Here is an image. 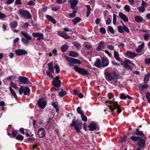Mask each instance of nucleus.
Wrapping results in <instances>:
<instances>
[{
    "instance_id": "cd10ccee",
    "label": "nucleus",
    "mask_w": 150,
    "mask_h": 150,
    "mask_svg": "<svg viewBox=\"0 0 150 150\" xmlns=\"http://www.w3.org/2000/svg\"><path fill=\"white\" fill-rule=\"evenodd\" d=\"M18 25V22L16 21H13L9 24L10 27L11 28H16Z\"/></svg>"
},
{
    "instance_id": "9b49d317",
    "label": "nucleus",
    "mask_w": 150,
    "mask_h": 150,
    "mask_svg": "<svg viewBox=\"0 0 150 150\" xmlns=\"http://www.w3.org/2000/svg\"><path fill=\"white\" fill-rule=\"evenodd\" d=\"M15 52L18 56L25 55L28 54V52L26 50L22 49H17L15 51Z\"/></svg>"
},
{
    "instance_id": "a19ab883",
    "label": "nucleus",
    "mask_w": 150,
    "mask_h": 150,
    "mask_svg": "<svg viewBox=\"0 0 150 150\" xmlns=\"http://www.w3.org/2000/svg\"><path fill=\"white\" fill-rule=\"evenodd\" d=\"M107 31L108 32H110L112 34H114L115 31L113 28L111 26H109L108 27Z\"/></svg>"
},
{
    "instance_id": "c03bdc74",
    "label": "nucleus",
    "mask_w": 150,
    "mask_h": 150,
    "mask_svg": "<svg viewBox=\"0 0 150 150\" xmlns=\"http://www.w3.org/2000/svg\"><path fill=\"white\" fill-rule=\"evenodd\" d=\"M18 133V130L13 129L12 132V134L13 137H15Z\"/></svg>"
},
{
    "instance_id": "6ab92c4d",
    "label": "nucleus",
    "mask_w": 150,
    "mask_h": 150,
    "mask_svg": "<svg viewBox=\"0 0 150 150\" xmlns=\"http://www.w3.org/2000/svg\"><path fill=\"white\" fill-rule=\"evenodd\" d=\"M126 55L128 57L133 59L134 57L137 56V54L133 52L128 51L126 52Z\"/></svg>"
},
{
    "instance_id": "13d9d810",
    "label": "nucleus",
    "mask_w": 150,
    "mask_h": 150,
    "mask_svg": "<svg viewBox=\"0 0 150 150\" xmlns=\"http://www.w3.org/2000/svg\"><path fill=\"white\" fill-rule=\"evenodd\" d=\"M52 105L56 109L57 111L58 110V108L57 104L56 103L54 102H52Z\"/></svg>"
},
{
    "instance_id": "ea45409f",
    "label": "nucleus",
    "mask_w": 150,
    "mask_h": 150,
    "mask_svg": "<svg viewBox=\"0 0 150 150\" xmlns=\"http://www.w3.org/2000/svg\"><path fill=\"white\" fill-rule=\"evenodd\" d=\"M68 46L66 45H63L61 47V50L62 52H65L68 48Z\"/></svg>"
},
{
    "instance_id": "603ef678",
    "label": "nucleus",
    "mask_w": 150,
    "mask_h": 150,
    "mask_svg": "<svg viewBox=\"0 0 150 150\" xmlns=\"http://www.w3.org/2000/svg\"><path fill=\"white\" fill-rule=\"evenodd\" d=\"M28 40L24 38H21L22 42L25 45H28L29 43V42Z\"/></svg>"
},
{
    "instance_id": "864d4df0",
    "label": "nucleus",
    "mask_w": 150,
    "mask_h": 150,
    "mask_svg": "<svg viewBox=\"0 0 150 150\" xmlns=\"http://www.w3.org/2000/svg\"><path fill=\"white\" fill-rule=\"evenodd\" d=\"M100 33L103 34H105L106 33V30L105 28L101 27L99 29Z\"/></svg>"
},
{
    "instance_id": "5fc2aeb1",
    "label": "nucleus",
    "mask_w": 150,
    "mask_h": 150,
    "mask_svg": "<svg viewBox=\"0 0 150 150\" xmlns=\"http://www.w3.org/2000/svg\"><path fill=\"white\" fill-rule=\"evenodd\" d=\"M124 8L125 10L127 12H129L130 11V7L128 5H125L124 6Z\"/></svg>"
},
{
    "instance_id": "72a5a7b5",
    "label": "nucleus",
    "mask_w": 150,
    "mask_h": 150,
    "mask_svg": "<svg viewBox=\"0 0 150 150\" xmlns=\"http://www.w3.org/2000/svg\"><path fill=\"white\" fill-rule=\"evenodd\" d=\"M150 77V73H148L145 75L144 78V81L145 83H147Z\"/></svg>"
},
{
    "instance_id": "e433bc0d",
    "label": "nucleus",
    "mask_w": 150,
    "mask_h": 150,
    "mask_svg": "<svg viewBox=\"0 0 150 150\" xmlns=\"http://www.w3.org/2000/svg\"><path fill=\"white\" fill-rule=\"evenodd\" d=\"M81 18L77 17L75 18L72 21L73 24L75 25L80 21Z\"/></svg>"
},
{
    "instance_id": "393cba45",
    "label": "nucleus",
    "mask_w": 150,
    "mask_h": 150,
    "mask_svg": "<svg viewBox=\"0 0 150 150\" xmlns=\"http://www.w3.org/2000/svg\"><path fill=\"white\" fill-rule=\"evenodd\" d=\"M94 65L98 68H100L102 67L101 61L99 59H97L95 61Z\"/></svg>"
},
{
    "instance_id": "1a4fd4ad",
    "label": "nucleus",
    "mask_w": 150,
    "mask_h": 150,
    "mask_svg": "<svg viewBox=\"0 0 150 150\" xmlns=\"http://www.w3.org/2000/svg\"><path fill=\"white\" fill-rule=\"evenodd\" d=\"M38 105L42 109H44L47 105V102L43 98H40L38 102Z\"/></svg>"
},
{
    "instance_id": "09e8293b",
    "label": "nucleus",
    "mask_w": 150,
    "mask_h": 150,
    "mask_svg": "<svg viewBox=\"0 0 150 150\" xmlns=\"http://www.w3.org/2000/svg\"><path fill=\"white\" fill-rule=\"evenodd\" d=\"M77 112L78 114H79L81 115L84 113V112L82 110L81 108L80 107H78L76 109Z\"/></svg>"
},
{
    "instance_id": "37998d69",
    "label": "nucleus",
    "mask_w": 150,
    "mask_h": 150,
    "mask_svg": "<svg viewBox=\"0 0 150 150\" xmlns=\"http://www.w3.org/2000/svg\"><path fill=\"white\" fill-rule=\"evenodd\" d=\"M72 44L76 47L77 49H81V46L79 43H77L76 42H72Z\"/></svg>"
},
{
    "instance_id": "f3484780",
    "label": "nucleus",
    "mask_w": 150,
    "mask_h": 150,
    "mask_svg": "<svg viewBox=\"0 0 150 150\" xmlns=\"http://www.w3.org/2000/svg\"><path fill=\"white\" fill-rule=\"evenodd\" d=\"M78 3V0H71L70 2V6L72 9L76 10L77 9V7L76 6Z\"/></svg>"
},
{
    "instance_id": "49530a36",
    "label": "nucleus",
    "mask_w": 150,
    "mask_h": 150,
    "mask_svg": "<svg viewBox=\"0 0 150 150\" xmlns=\"http://www.w3.org/2000/svg\"><path fill=\"white\" fill-rule=\"evenodd\" d=\"M54 67L55 69L56 73H59L60 72V70L58 65L56 64L54 66Z\"/></svg>"
},
{
    "instance_id": "20e7f679",
    "label": "nucleus",
    "mask_w": 150,
    "mask_h": 150,
    "mask_svg": "<svg viewBox=\"0 0 150 150\" xmlns=\"http://www.w3.org/2000/svg\"><path fill=\"white\" fill-rule=\"evenodd\" d=\"M74 68L76 72L82 75L89 76L90 75V73L87 70L84 69L76 66H74Z\"/></svg>"
},
{
    "instance_id": "c756f323",
    "label": "nucleus",
    "mask_w": 150,
    "mask_h": 150,
    "mask_svg": "<svg viewBox=\"0 0 150 150\" xmlns=\"http://www.w3.org/2000/svg\"><path fill=\"white\" fill-rule=\"evenodd\" d=\"M114 56L115 59L118 61H122L121 58L119 57L118 53L116 51H114Z\"/></svg>"
},
{
    "instance_id": "7c9ffc66",
    "label": "nucleus",
    "mask_w": 150,
    "mask_h": 150,
    "mask_svg": "<svg viewBox=\"0 0 150 150\" xmlns=\"http://www.w3.org/2000/svg\"><path fill=\"white\" fill-rule=\"evenodd\" d=\"M78 53L74 51H71L69 52V55L73 57H76L78 56Z\"/></svg>"
},
{
    "instance_id": "f257e3e1",
    "label": "nucleus",
    "mask_w": 150,
    "mask_h": 150,
    "mask_svg": "<svg viewBox=\"0 0 150 150\" xmlns=\"http://www.w3.org/2000/svg\"><path fill=\"white\" fill-rule=\"evenodd\" d=\"M110 104L108 106L109 109L111 112L113 111L115 109H117V112L118 113H120L122 111V108L117 104V102L114 101L112 102L110 101H106L105 103Z\"/></svg>"
},
{
    "instance_id": "39448f33",
    "label": "nucleus",
    "mask_w": 150,
    "mask_h": 150,
    "mask_svg": "<svg viewBox=\"0 0 150 150\" xmlns=\"http://www.w3.org/2000/svg\"><path fill=\"white\" fill-rule=\"evenodd\" d=\"M48 69L46 71L47 74L50 78H53V76L52 74L54 73V67H53V63L52 62L48 64Z\"/></svg>"
},
{
    "instance_id": "6e6552de",
    "label": "nucleus",
    "mask_w": 150,
    "mask_h": 150,
    "mask_svg": "<svg viewBox=\"0 0 150 150\" xmlns=\"http://www.w3.org/2000/svg\"><path fill=\"white\" fill-rule=\"evenodd\" d=\"M121 23L122 24L123 27L121 26H118L117 29L119 32L120 33H123L125 31L127 33H129L130 31L128 28L122 22H121Z\"/></svg>"
},
{
    "instance_id": "69168bd1",
    "label": "nucleus",
    "mask_w": 150,
    "mask_h": 150,
    "mask_svg": "<svg viewBox=\"0 0 150 150\" xmlns=\"http://www.w3.org/2000/svg\"><path fill=\"white\" fill-rule=\"evenodd\" d=\"M111 63L114 66H120V64L117 62H116L114 60H112L111 61Z\"/></svg>"
},
{
    "instance_id": "aec40b11",
    "label": "nucleus",
    "mask_w": 150,
    "mask_h": 150,
    "mask_svg": "<svg viewBox=\"0 0 150 150\" xmlns=\"http://www.w3.org/2000/svg\"><path fill=\"white\" fill-rule=\"evenodd\" d=\"M105 78L107 81H110L113 80L112 73L108 72H105Z\"/></svg>"
},
{
    "instance_id": "bf43d9fd",
    "label": "nucleus",
    "mask_w": 150,
    "mask_h": 150,
    "mask_svg": "<svg viewBox=\"0 0 150 150\" xmlns=\"http://www.w3.org/2000/svg\"><path fill=\"white\" fill-rule=\"evenodd\" d=\"M107 47L108 49L111 50H113L114 48V46L111 45H107Z\"/></svg>"
},
{
    "instance_id": "f704fd0d",
    "label": "nucleus",
    "mask_w": 150,
    "mask_h": 150,
    "mask_svg": "<svg viewBox=\"0 0 150 150\" xmlns=\"http://www.w3.org/2000/svg\"><path fill=\"white\" fill-rule=\"evenodd\" d=\"M9 89L11 94L13 96V97L15 98V99H17L18 98V97L16 93L15 92L14 90L12 88V87L11 86H9Z\"/></svg>"
},
{
    "instance_id": "4468645a",
    "label": "nucleus",
    "mask_w": 150,
    "mask_h": 150,
    "mask_svg": "<svg viewBox=\"0 0 150 150\" xmlns=\"http://www.w3.org/2000/svg\"><path fill=\"white\" fill-rule=\"evenodd\" d=\"M19 82L23 84H28L30 83L28 79L25 77L20 76L18 77Z\"/></svg>"
},
{
    "instance_id": "338daca9",
    "label": "nucleus",
    "mask_w": 150,
    "mask_h": 150,
    "mask_svg": "<svg viewBox=\"0 0 150 150\" xmlns=\"http://www.w3.org/2000/svg\"><path fill=\"white\" fill-rule=\"evenodd\" d=\"M150 36L149 35L146 33L144 35V39L145 40H146L148 39Z\"/></svg>"
},
{
    "instance_id": "e2e57ef3",
    "label": "nucleus",
    "mask_w": 150,
    "mask_h": 150,
    "mask_svg": "<svg viewBox=\"0 0 150 150\" xmlns=\"http://www.w3.org/2000/svg\"><path fill=\"white\" fill-rule=\"evenodd\" d=\"M6 15L4 13L0 12V19H2L6 17Z\"/></svg>"
},
{
    "instance_id": "774afa93",
    "label": "nucleus",
    "mask_w": 150,
    "mask_h": 150,
    "mask_svg": "<svg viewBox=\"0 0 150 150\" xmlns=\"http://www.w3.org/2000/svg\"><path fill=\"white\" fill-rule=\"evenodd\" d=\"M144 61L146 64H150V57L149 58H145Z\"/></svg>"
},
{
    "instance_id": "c9c22d12",
    "label": "nucleus",
    "mask_w": 150,
    "mask_h": 150,
    "mask_svg": "<svg viewBox=\"0 0 150 150\" xmlns=\"http://www.w3.org/2000/svg\"><path fill=\"white\" fill-rule=\"evenodd\" d=\"M148 86L147 84H139L138 85V87L139 89L143 90L144 89H146L148 87Z\"/></svg>"
},
{
    "instance_id": "9d476101",
    "label": "nucleus",
    "mask_w": 150,
    "mask_h": 150,
    "mask_svg": "<svg viewBox=\"0 0 150 150\" xmlns=\"http://www.w3.org/2000/svg\"><path fill=\"white\" fill-rule=\"evenodd\" d=\"M132 65H133L134 66H135V64L132 63L131 61L128 59H127L125 61L123 64V65L125 68H128L131 70L132 69L131 66Z\"/></svg>"
},
{
    "instance_id": "a18cd8bd",
    "label": "nucleus",
    "mask_w": 150,
    "mask_h": 150,
    "mask_svg": "<svg viewBox=\"0 0 150 150\" xmlns=\"http://www.w3.org/2000/svg\"><path fill=\"white\" fill-rule=\"evenodd\" d=\"M54 67L55 69L56 73H59L60 72V70L58 65L56 64L54 66Z\"/></svg>"
},
{
    "instance_id": "58836bf2",
    "label": "nucleus",
    "mask_w": 150,
    "mask_h": 150,
    "mask_svg": "<svg viewBox=\"0 0 150 150\" xmlns=\"http://www.w3.org/2000/svg\"><path fill=\"white\" fill-rule=\"evenodd\" d=\"M86 8L87 9L86 16L88 17L91 13V7L89 5H86Z\"/></svg>"
},
{
    "instance_id": "0eeeda50",
    "label": "nucleus",
    "mask_w": 150,
    "mask_h": 150,
    "mask_svg": "<svg viewBox=\"0 0 150 150\" xmlns=\"http://www.w3.org/2000/svg\"><path fill=\"white\" fill-rule=\"evenodd\" d=\"M19 93L20 95L23 93L25 95H29L30 93V91L28 87L22 86L19 88Z\"/></svg>"
},
{
    "instance_id": "f03ea898",
    "label": "nucleus",
    "mask_w": 150,
    "mask_h": 150,
    "mask_svg": "<svg viewBox=\"0 0 150 150\" xmlns=\"http://www.w3.org/2000/svg\"><path fill=\"white\" fill-rule=\"evenodd\" d=\"M82 122L81 121L76 122V120H73L70 124V126L74 127V129L76 131L79 133H81V132L80 130L82 129Z\"/></svg>"
},
{
    "instance_id": "b1692460",
    "label": "nucleus",
    "mask_w": 150,
    "mask_h": 150,
    "mask_svg": "<svg viewBox=\"0 0 150 150\" xmlns=\"http://www.w3.org/2000/svg\"><path fill=\"white\" fill-rule=\"evenodd\" d=\"M21 34L23 35L27 40H30L32 39L31 36L29 35L28 33L25 31H21Z\"/></svg>"
},
{
    "instance_id": "412c9836",
    "label": "nucleus",
    "mask_w": 150,
    "mask_h": 150,
    "mask_svg": "<svg viewBox=\"0 0 150 150\" xmlns=\"http://www.w3.org/2000/svg\"><path fill=\"white\" fill-rule=\"evenodd\" d=\"M104 48V42L103 41H102L99 42L98 47L96 48V50L98 51H100Z\"/></svg>"
},
{
    "instance_id": "c85d7f7f",
    "label": "nucleus",
    "mask_w": 150,
    "mask_h": 150,
    "mask_svg": "<svg viewBox=\"0 0 150 150\" xmlns=\"http://www.w3.org/2000/svg\"><path fill=\"white\" fill-rule=\"evenodd\" d=\"M134 20L136 22L139 23L142 22L143 18L137 15L134 17Z\"/></svg>"
},
{
    "instance_id": "6e6d98bb",
    "label": "nucleus",
    "mask_w": 150,
    "mask_h": 150,
    "mask_svg": "<svg viewBox=\"0 0 150 150\" xmlns=\"http://www.w3.org/2000/svg\"><path fill=\"white\" fill-rule=\"evenodd\" d=\"M67 94V92L66 91H64L63 92H59V95L60 97H63V96L66 95Z\"/></svg>"
},
{
    "instance_id": "ddd939ff",
    "label": "nucleus",
    "mask_w": 150,
    "mask_h": 150,
    "mask_svg": "<svg viewBox=\"0 0 150 150\" xmlns=\"http://www.w3.org/2000/svg\"><path fill=\"white\" fill-rule=\"evenodd\" d=\"M37 133L38 137L40 138L44 137L46 134L45 130L43 128H40L39 129Z\"/></svg>"
},
{
    "instance_id": "5701e85b",
    "label": "nucleus",
    "mask_w": 150,
    "mask_h": 150,
    "mask_svg": "<svg viewBox=\"0 0 150 150\" xmlns=\"http://www.w3.org/2000/svg\"><path fill=\"white\" fill-rule=\"evenodd\" d=\"M88 127L90 131H92L96 129L97 126L93 122H91Z\"/></svg>"
},
{
    "instance_id": "680f3d73",
    "label": "nucleus",
    "mask_w": 150,
    "mask_h": 150,
    "mask_svg": "<svg viewBox=\"0 0 150 150\" xmlns=\"http://www.w3.org/2000/svg\"><path fill=\"white\" fill-rule=\"evenodd\" d=\"M146 97L148 102L150 103V93H147L146 95Z\"/></svg>"
},
{
    "instance_id": "423d86ee",
    "label": "nucleus",
    "mask_w": 150,
    "mask_h": 150,
    "mask_svg": "<svg viewBox=\"0 0 150 150\" xmlns=\"http://www.w3.org/2000/svg\"><path fill=\"white\" fill-rule=\"evenodd\" d=\"M65 57L67 60L69 62L68 64L69 65L73 66L74 64H80L81 63V61L78 59L72 58L67 56H65Z\"/></svg>"
},
{
    "instance_id": "de8ad7c7",
    "label": "nucleus",
    "mask_w": 150,
    "mask_h": 150,
    "mask_svg": "<svg viewBox=\"0 0 150 150\" xmlns=\"http://www.w3.org/2000/svg\"><path fill=\"white\" fill-rule=\"evenodd\" d=\"M15 137L16 139L20 141L23 140L24 139L23 136L20 134L17 135Z\"/></svg>"
},
{
    "instance_id": "0e129e2a",
    "label": "nucleus",
    "mask_w": 150,
    "mask_h": 150,
    "mask_svg": "<svg viewBox=\"0 0 150 150\" xmlns=\"http://www.w3.org/2000/svg\"><path fill=\"white\" fill-rule=\"evenodd\" d=\"M112 20L110 18H108L106 20V23L107 25H109L111 23Z\"/></svg>"
},
{
    "instance_id": "dca6fc26",
    "label": "nucleus",
    "mask_w": 150,
    "mask_h": 150,
    "mask_svg": "<svg viewBox=\"0 0 150 150\" xmlns=\"http://www.w3.org/2000/svg\"><path fill=\"white\" fill-rule=\"evenodd\" d=\"M32 35L34 37L37 38V40H38L43 39V35L40 33H34Z\"/></svg>"
},
{
    "instance_id": "2eb2a0df",
    "label": "nucleus",
    "mask_w": 150,
    "mask_h": 150,
    "mask_svg": "<svg viewBox=\"0 0 150 150\" xmlns=\"http://www.w3.org/2000/svg\"><path fill=\"white\" fill-rule=\"evenodd\" d=\"M57 34L65 39H69L70 38V36L67 34L63 31H58Z\"/></svg>"
},
{
    "instance_id": "a211bd4d",
    "label": "nucleus",
    "mask_w": 150,
    "mask_h": 150,
    "mask_svg": "<svg viewBox=\"0 0 150 150\" xmlns=\"http://www.w3.org/2000/svg\"><path fill=\"white\" fill-rule=\"evenodd\" d=\"M137 144L141 148H144L145 144V141L141 137L139 140L137 142Z\"/></svg>"
},
{
    "instance_id": "a878e982",
    "label": "nucleus",
    "mask_w": 150,
    "mask_h": 150,
    "mask_svg": "<svg viewBox=\"0 0 150 150\" xmlns=\"http://www.w3.org/2000/svg\"><path fill=\"white\" fill-rule=\"evenodd\" d=\"M46 17L49 21L51 22L53 24H55L57 23V22L56 20L51 16L47 15H46Z\"/></svg>"
},
{
    "instance_id": "7ed1b4c3",
    "label": "nucleus",
    "mask_w": 150,
    "mask_h": 150,
    "mask_svg": "<svg viewBox=\"0 0 150 150\" xmlns=\"http://www.w3.org/2000/svg\"><path fill=\"white\" fill-rule=\"evenodd\" d=\"M18 11L20 15L25 18L30 19L32 18V16L28 11L23 9H21Z\"/></svg>"
},
{
    "instance_id": "4d7b16f0",
    "label": "nucleus",
    "mask_w": 150,
    "mask_h": 150,
    "mask_svg": "<svg viewBox=\"0 0 150 150\" xmlns=\"http://www.w3.org/2000/svg\"><path fill=\"white\" fill-rule=\"evenodd\" d=\"M117 19V16L115 14H114L113 16V23L114 25H115L116 23Z\"/></svg>"
},
{
    "instance_id": "79ce46f5",
    "label": "nucleus",
    "mask_w": 150,
    "mask_h": 150,
    "mask_svg": "<svg viewBox=\"0 0 150 150\" xmlns=\"http://www.w3.org/2000/svg\"><path fill=\"white\" fill-rule=\"evenodd\" d=\"M111 73L113 80H116L118 78V76L115 72L113 71Z\"/></svg>"
},
{
    "instance_id": "4c0bfd02",
    "label": "nucleus",
    "mask_w": 150,
    "mask_h": 150,
    "mask_svg": "<svg viewBox=\"0 0 150 150\" xmlns=\"http://www.w3.org/2000/svg\"><path fill=\"white\" fill-rule=\"evenodd\" d=\"M141 137L139 136H132L130 137V139L132 141L134 142H138L140 139Z\"/></svg>"
},
{
    "instance_id": "3c124183",
    "label": "nucleus",
    "mask_w": 150,
    "mask_h": 150,
    "mask_svg": "<svg viewBox=\"0 0 150 150\" xmlns=\"http://www.w3.org/2000/svg\"><path fill=\"white\" fill-rule=\"evenodd\" d=\"M81 117L82 120L85 122H86L87 120V117L84 114V113L81 115Z\"/></svg>"
},
{
    "instance_id": "8fccbe9b",
    "label": "nucleus",
    "mask_w": 150,
    "mask_h": 150,
    "mask_svg": "<svg viewBox=\"0 0 150 150\" xmlns=\"http://www.w3.org/2000/svg\"><path fill=\"white\" fill-rule=\"evenodd\" d=\"M137 10L143 13L145 11V8L144 7L142 6H140L137 8Z\"/></svg>"
},
{
    "instance_id": "4be33fe9",
    "label": "nucleus",
    "mask_w": 150,
    "mask_h": 150,
    "mask_svg": "<svg viewBox=\"0 0 150 150\" xmlns=\"http://www.w3.org/2000/svg\"><path fill=\"white\" fill-rule=\"evenodd\" d=\"M119 16L124 21L127 22L128 21V19L127 16L122 12H119Z\"/></svg>"
},
{
    "instance_id": "f8f14e48",
    "label": "nucleus",
    "mask_w": 150,
    "mask_h": 150,
    "mask_svg": "<svg viewBox=\"0 0 150 150\" xmlns=\"http://www.w3.org/2000/svg\"><path fill=\"white\" fill-rule=\"evenodd\" d=\"M53 79L52 83L54 86L57 88L60 87L61 86V83L59 79V77L57 76L55 78L53 77Z\"/></svg>"
},
{
    "instance_id": "bb28decb",
    "label": "nucleus",
    "mask_w": 150,
    "mask_h": 150,
    "mask_svg": "<svg viewBox=\"0 0 150 150\" xmlns=\"http://www.w3.org/2000/svg\"><path fill=\"white\" fill-rule=\"evenodd\" d=\"M101 63L102 67H106L108 64V60L104 58H103L101 59Z\"/></svg>"
},
{
    "instance_id": "2f4dec72",
    "label": "nucleus",
    "mask_w": 150,
    "mask_h": 150,
    "mask_svg": "<svg viewBox=\"0 0 150 150\" xmlns=\"http://www.w3.org/2000/svg\"><path fill=\"white\" fill-rule=\"evenodd\" d=\"M128 98L129 99H132V98L128 95H125L124 93H121L120 96V98L121 99H126Z\"/></svg>"
},
{
    "instance_id": "052dcab7",
    "label": "nucleus",
    "mask_w": 150,
    "mask_h": 150,
    "mask_svg": "<svg viewBox=\"0 0 150 150\" xmlns=\"http://www.w3.org/2000/svg\"><path fill=\"white\" fill-rule=\"evenodd\" d=\"M67 0H57V2L59 4L64 3L66 2Z\"/></svg>"
},
{
    "instance_id": "473e14b6",
    "label": "nucleus",
    "mask_w": 150,
    "mask_h": 150,
    "mask_svg": "<svg viewBox=\"0 0 150 150\" xmlns=\"http://www.w3.org/2000/svg\"><path fill=\"white\" fill-rule=\"evenodd\" d=\"M134 134L143 137H144V135L142 132L139 131L138 129L134 132Z\"/></svg>"
}]
</instances>
